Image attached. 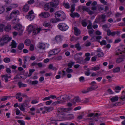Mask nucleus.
<instances>
[{
  "label": "nucleus",
  "instance_id": "obj_13",
  "mask_svg": "<svg viewBox=\"0 0 125 125\" xmlns=\"http://www.w3.org/2000/svg\"><path fill=\"white\" fill-rule=\"evenodd\" d=\"M125 57V55H121L120 57V58H118L116 60V62L117 63H119L124 61V59Z\"/></svg>",
  "mask_w": 125,
  "mask_h": 125
},
{
  "label": "nucleus",
  "instance_id": "obj_26",
  "mask_svg": "<svg viewBox=\"0 0 125 125\" xmlns=\"http://www.w3.org/2000/svg\"><path fill=\"white\" fill-rule=\"evenodd\" d=\"M16 43L15 42V41L12 40V41L11 44L10 46H11V48H15L16 47Z\"/></svg>",
  "mask_w": 125,
  "mask_h": 125
},
{
  "label": "nucleus",
  "instance_id": "obj_25",
  "mask_svg": "<svg viewBox=\"0 0 125 125\" xmlns=\"http://www.w3.org/2000/svg\"><path fill=\"white\" fill-rule=\"evenodd\" d=\"M48 68L50 69H52V70L55 71H56L57 70L56 68L53 66V65L52 64H50L49 65Z\"/></svg>",
  "mask_w": 125,
  "mask_h": 125
},
{
  "label": "nucleus",
  "instance_id": "obj_2",
  "mask_svg": "<svg viewBox=\"0 0 125 125\" xmlns=\"http://www.w3.org/2000/svg\"><path fill=\"white\" fill-rule=\"evenodd\" d=\"M55 17L56 18L57 21H62L64 20L66 18L65 15L63 12L62 11H58L55 13Z\"/></svg>",
  "mask_w": 125,
  "mask_h": 125
},
{
  "label": "nucleus",
  "instance_id": "obj_46",
  "mask_svg": "<svg viewBox=\"0 0 125 125\" xmlns=\"http://www.w3.org/2000/svg\"><path fill=\"white\" fill-rule=\"evenodd\" d=\"M90 70L89 68L87 69V71L85 72V74L87 76H89L90 74Z\"/></svg>",
  "mask_w": 125,
  "mask_h": 125
},
{
  "label": "nucleus",
  "instance_id": "obj_1",
  "mask_svg": "<svg viewBox=\"0 0 125 125\" xmlns=\"http://www.w3.org/2000/svg\"><path fill=\"white\" fill-rule=\"evenodd\" d=\"M59 3V0H52V2L46 4L44 6V9L46 10L51 7L56 8Z\"/></svg>",
  "mask_w": 125,
  "mask_h": 125
},
{
  "label": "nucleus",
  "instance_id": "obj_32",
  "mask_svg": "<svg viewBox=\"0 0 125 125\" xmlns=\"http://www.w3.org/2000/svg\"><path fill=\"white\" fill-rule=\"evenodd\" d=\"M12 97L11 96H4L3 97V98L1 99L2 101H4L6 100L8 98H10Z\"/></svg>",
  "mask_w": 125,
  "mask_h": 125
},
{
  "label": "nucleus",
  "instance_id": "obj_54",
  "mask_svg": "<svg viewBox=\"0 0 125 125\" xmlns=\"http://www.w3.org/2000/svg\"><path fill=\"white\" fill-rule=\"evenodd\" d=\"M63 5L66 8L69 9L70 8L69 4L68 3H64Z\"/></svg>",
  "mask_w": 125,
  "mask_h": 125
},
{
  "label": "nucleus",
  "instance_id": "obj_6",
  "mask_svg": "<svg viewBox=\"0 0 125 125\" xmlns=\"http://www.w3.org/2000/svg\"><path fill=\"white\" fill-rule=\"evenodd\" d=\"M60 50L58 49H54L49 51V56L50 57L52 55L56 54L60 52Z\"/></svg>",
  "mask_w": 125,
  "mask_h": 125
},
{
  "label": "nucleus",
  "instance_id": "obj_48",
  "mask_svg": "<svg viewBox=\"0 0 125 125\" xmlns=\"http://www.w3.org/2000/svg\"><path fill=\"white\" fill-rule=\"evenodd\" d=\"M3 61L6 63H8L10 61V58L6 57L4 59Z\"/></svg>",
  "mask_w": 125,
  "mask_h": 125
},
{
  "label": "nucleus",
  "instance_id": "obj_28",
  "mask_svg": "<svg viewBox=\"0 0 125 125\" xmlns=\"http://www.w3.org/2000/svg\"><path fill=\"white\" fill-rule=\"evenodd\" d=\"M31 41L30 40L27 39L25 40L24 41V44L25 45L29 46L30 45Z\"/></svg>",
  "mask_w": 125,
  "mask_h": 125
},
{
  "label": "nucleus",
  "instance_id": "obj_53",
  "mask_svg": "<svg viewBox=\"0 0 125 125\" xmlns=\"http://www.w3.org/2000/svg\"><path fill=\"white\" fill-rule=\"evenodd\" d=\"M1 77L2 78H3L4 77H5L8 78H10L11 77V75L10 74L8 75V74H6L3 75L1 76Z\"/></svg>",
  "mask_w": 125,
  "mask_h": 125
},
{
  "label": "nucleus",
  "instance_id": "obj_62",
  "mask_svg": "<svg viewBox=\"0 0 125 125\" xmlns=\"http://www.w3.org/2000/svg\"><path fill=\"white\" fill-rule=\"evenodd\" d=\"M30 50L31 51H33L34 50V46L32 44H31L30 46Z\"/></svg>",
  "mask_w": 125,
  "mask_h": 125
},
{
  "label": "nucleus",
  "instance_id": "obj_64",
  "mask_svg": "<svg viewBox=\"0 0 125 125\" xmlns=\"http://www.w3.org/2000/svg\"><path fill=\"white\" fill-rule=\"evenodd\" d=\"M6 72L8 73H10L11 72V71L9 68H7L6 69Z\"/></svg>",
  "mask_w": 125,
  "mask_h": 125
},
{
  "label": "nucleus",
  "instance_id": "obj_8",
  "mask_svg": "<svg viewBox=\"0 0 125 125\" xmlns=\"http://www.w3.org/2000/svg\"><path fill=\"white\" fill-rule=\"evenodd\" d=\"M94 85H92L91 86L87 88V91L85 90L83 91H82V93H86L89 91H92L93 90H95L98 87V86H94Z\"/></svg>",
  "mask_w": 125,
  "mask_h": 125
},
{
  "label": "nucleus",
  "instance_id": "obj_34",
  "mask_svg": "<svg viewBox=\"0 0 125 125\" xmlns=\"http://www.w3.org/2000/svg\"><path fill=\"white\" fill-rule=\"evenodd\" d=\"M5 25L3 24L0 25V32H2L4 30V29L5 28Z\"/></svg>",
  "mask_w": 125,
  "mask_h": 125
},
{
  "label": "nucleus",
  "instance_id": "obj_35",
  "mask_svg": "<svg viewBox=\"0 0 125 125\" xmlns=\"http://www.w3.org/2000/svg\"><path fill=\"white\" fill-rule=\"evenodd\" d=\"M29 101L27 100H25L24 103L22 104L24 107H28L29 104Z\"/></svg>",
  "mask_w": 125,
  "mask_h": 125
},
{
  "label": "nucleus",
  "instance_id": "obj_29",
  "mask_svg": "<svg viewBox=\"0 0 125 125\" xmlns=\"http://www.w3.org/2000/svg\"><path fill=\"white\" fill-rule=\"evenodd\" d=\"M81 23L83 26L84 27H86L87 25L86 22V19H84L82 20L81 21Z\"/></svg>",
  "mask_w": 125,
  "mask_h": 125
},
{
  "label": "nucleus",
  "instance_id": "obj_50",
  "mask_svg": "<svg viewBox=\"0 0 125 125\" xmlns=\"http://www.w3.org/2000/svg\"><path fill=\"white\" fill-rule=\"evenodd\" d=\"M66 72L68 73H71L73 72V70L72 69L68 68H67Z\"/></svg>",
  "mask_w": 125,
  "mask_h": 125
},
{
  "label": "nucleus",
  "instance_id": "obj_47",
  "mask_svg": "<svg viewBox=\"0 0 125 125\" xmlns=\"http://www.w3.org/2000/svg\"><path fill=\"white\" fill-rule=\"evenodd\" d=\"M17 122L20 124V125H25V124L24 121L23 120H19Z\"/></svg>",
  "mask_w": 125,
  "mask_h": 125
},
{
  "label": "nucleus",
  "instance_id": "obj_52",
  "mask_svg": "<svg viewBox=\"0 0 125 125\" xmlns=\"http://www.w3.org/2000/svg\"><path fill=\"white\" fill-rule=\"evenodd\" d=\"M100 68V66H95L92 67V70H94V71H96L99 70Z\"/></svg>",
  "mask_w": 125,
  "mask_h": 125
},
{
  "label": "nucleus",
  "instance_id": "obj_9",
  "mask_svg": "<svg viewBox=\"0 0 125 125\" xmlns=\"http://www.w3.org/2000/svg\"><path fill=\"white\" fill-rule=\"evenodd\" d=\"M72 109V108H60L58 109V112L60 113H64V112L69 111Z\"/></svg>",
  "mask_w": 125,
  "mask_h": 125
},
{
  "label": "nucleus",
  "instance_id": "obj_39",
  "mask_svg": "<svg viewBox=\"0 0 125 125\" xmlns=\"http://www.w3.org/2000/svg\"><path fill=\"white\" fill-rule=\"evenodd\" d=\"M27 17V18L30 21L32 20L34 17V16L33 15H28Z\"/></svg>",
  "mask_w": 125,
  "mask_h": 125
},
{
  "label": "nucleus",
  "instance_id": "obj_19",
  "mask_svg": "<svg viewBox=\"0 0 125 125\" xmlns=\"http://www.w3.org/2000/svg\"><path fill=\"white\" fill-rule=\"evenodd\" d=\"M2 38V41H8L9 39L10 38L11 39V38L10 37H9V36L8 35H6L4 36H3L2 38Z\"/></svg>",
  "mask_w": 125,
  "mask_h": 125
},
{
  "label": "nucleus",
  "instance_id": "obj_58",
  "mask_svg": "<svg viewBox=\"0 0 125 125\" xmlns=\"http://www.w3.org/2000/svg\"><path fill=\"white\" fill-rule=\"evenodd\" d=\"M16 99H18L19 102H21L22 99V98L21 97L19 96H16Z\"/></svg>",
  "mask_w": 125,
  "mask_h": 125
},
{
  "label": "nucleus",
  "instance_id": "obj_45",
  "mask_svg": "<svg viewBox=\"0 0 125 125\" xmlns=\"http://www.w3.org/2000/svg\"><path fill=\"white\" fill-rule=\"evenodd\" d=\"M75 4H73L72 5H71V13H73V11L75 10Z\"/></svg>",
  "mask_w": 125,
  "mask_h": 125
},
{
  "label": "nucleus",
  "instance_id": "obj_22",
  "mask_svg": "<svg viewBox=\"0 0 125 125\" xmlns=\"http://www.w3.org/2000/svg\"><path fill=\"white\" fill-rule=\"evenodd\" d=\"M122 95L121 96L120 98L123 101H125V91H123L122 93Z\"/></svg>",
  "mask_w": 125,
  "mask_h": 125
},
{
  "label": "nucleus",
  "instance_id": "obj_7",
  "mask_svg": "<svg viewBox=\"0 0 125 125\" xmlns=\"http://www.w3.org/2000/svg\"><path fill=\"white\" fill-rule=\"evenodd\" d=\"M20 14V13L18 10H14L10 14V19H11L14 17H17V15Z\"/></svg>",
  "mask_w": 125,
  "mask_h": 125
},
{
  "label": "nucleus",
  "instance_id": "obj_38",
  "mask_svg": "<svg viewBox=\"0 0 125 125\" xmlns=\"http://www.w3.org/2000/svg\"><path fill=\"white\" fill-rule=\"evenodd\" d=\"M98 42H99L100 44L101 45H105L106 44V42L105 40H103L101 42H100L99 41H97Z\"/></svg>",
  "mask_w": 125,
  "mask_h": 125
},
{
  "label": "nucleus",
  "instance_id": "obj_16",
  "mask_svg": "<svg viewBox=\"0 0 125 125\" xmlns=\"http://www.w3.org/2000/svg\"><path fill=\"white\" fill-rule=\"evenodd\" d=\"M22 27V26L21 24H17L13 27V28L17 31H19L21 29Z\"/></svg>",
  "mask_w": 125,
  "mask_h": 125
},
{
  "label": "nucleus",
  "instance_id": "obj_15",
  "mask_svg": "<svg viewBox=\"0 0 125 125\" xmlns=\"http://www.w3.org/2000/svg\"><path fill=\"white\" fill-rule=\"evenodd\" d=\"M83 58L82 57H79L77 60V62L81 64H84L85 63V62L83 60Z\"/></svg>",
  "mask_w": 125,
  "mask_h": 125
},
{
  "label": "nucleus",
  "instance_id": "obj_30",
  "mask_svg": "<svg viewBox=\"0 0 125 125\" xmlns=\"http://www.w3.org/2000/svg\"><path fill=\"white\" fill-rule=\"evenodd\" d=\"M24 45L23 43H20L18 47V49L19 50H22L24 48Z\"/></svg>",
  "mask_w": 125,
  "mask_h": 125
},
{
  "label": "nucleus",
  "instance_id": "obj_43",
  "mask_svg": "<svg viewBox=\"0 0 125 125\" xmlns=\"http://www.w3.org/2000/svg\"><path fill=\"white\" fill-rule=\"evenodd\" d=\"M43 25L45 27H50L51 26V25L50 23L45 22L44 23Z\"/></svg>",
  "mask_w": 125,
  "mask_h": 125
},
{
  "label": "nucleus",
  "instance_id": "obj_18",
  "mask_svg": "<svg viewBox=\"0 0 125 125\" xmlns=\"http://www.w3.org/2000/svg\"><path fill=\"white\" fill-rule=\"evenodd\" d=\"M106 31L107 32V34L108 36L111 35L113 37L115 35V33L114 32V31L111 32L110 29L107 30Z\"/></svg>",
  "mask_w": 125,
  "mask_h": 125
},
{
  "label": "nucleus",
  "instance_id": "obj_17",
  "mask_svg": "<svg viewBox=\"0 0 125 125\" xmlns=\"http://www.w3.org/2000/svg\"><path fill=\"white\" fill-rule=\"evenodd\" d=\"M11 29V26L10 24H8L6 26H5L4 30L6 32H7L10 31Z\"/></svg>",
  "mask_w": 125,
  "mask_h": 125
},
{
  "label": "nucleus",
  "instance_id": "obj_5",
  "mask_svg": "<svg viewBox=\"0 0 125 125\" xmlns=\"http://www.w3.org/2000/svg\"><path fill=\"white\" fill-rule=\"evenodd\" d=\"M58 27L62 31H65L67 30L69 28L68 26L65 23H62L58 25Z\"/></svg>",
  "mask_w": 125,
  "mask_h": 125
},
{
  "label": "nucleus",
  "instance_id": "obj_57",
  "mask_svg": "<svg viewBox=\"0 0 125 125\" xmlns=\"http://www.w3.org/2000/svg\"><path fill=\"white\" fill-rule=\"evenodd\" d=\"M79 56H78V55L77 54H75L74 55V59L76 61L77 60V59L79 58Z\"/></svg>",
  "mask_w": 125,
  "mask_h": 125
},
{
  "label": "nucleus",
  "instance_id": "obj_12",
  "mask_svg": "<svg viewBox=\"0 0 125 125\" xmlns=\"http://www.w3.org/2000/svg\"><path fill=\"white\" fill-rule=\"evenodd\" d=\"M46 47V44L44 43L39 42L37 47L40 49L44 50Z\"/></svg>",
  "mask_w": 125,
  "mask_h": 125
},
{
  "label": "nucleus",
  "instance_id": "obj_27",
  "mask_svg": "<svg viewBox=\"0 0 125 125\" xmlns=\"http://www.w3.org/2000/svg\"><path fill=\"white\" fill-rule=\"evenodd\" d=\"M75 47L76 48L77 50L79 51L80 50L82 49V47L80 46V44L78 43L76 44L75 45Z\"/></svg>",
  "mask_w": 125,
  "mask_h": 125
},
{
  "label": "nucleus",
  "instance_id": "obj_63",
  "mask_svg": "<svg viewBox=\"0 0 125 125\" xmlns=\"http://www.w3.org/2000/svg\"><path fill=\"white\" fill-rule=\"evenodd\" d=\"M38 82L37 81L35 80L31 82V83L32 85H35L38 84Z\"/></svg>",
  "mask_w": 125,
  "mask_h": 125
},
{
  "label": "nucleus",
  "instance_id": "obj_56",
  "mask_svg": "<svg viewBox=\"0 0 125 125\" xmlns=\"http://www.w3.org/2000/svg\"><path fill=\"white\" fill-rule=\"evenodd\" d=\"M68 115H70V116H69L68 118V119L69 120L72 119H73L74 118V116L72 114H69Z\"/></svg>",
  "mask_w": 125,
  "mask_h": 125
},
{
  "label": "nucleus",
  "instance_id": "obj_14",
  "mask_svg": "<svg viewBox=\"0 0 125 125\" xmlns=\"http://www.w3.org/2000/svg\"><path fill=\"white\" fill-rule=\"evenodd\" d=\"M74 30V34L76 36H78L80 34L81 31L80 30L78 29L76 27H74L73 28Z\"/></svg>",
  "mask_w": 125,
  "mask_h": 125
},
{
  "label": "nucleus",
  "instance_id": "obj_60",
  "mask_svg": "<svg viewBox=\"0 0 125 125\" xmlns=\"http://www.w3.org/2000/svg\"><path fill=\"white\" fill-rule=\"evenodd\" d=\"M94 31L93 30H89L88 31L89 34L91 37H92V34L93 33Z\"/></svg>",
  "mask_w": 125,
  "mask_h": 125
},
{
  "label": "nucleus",
  "instance_id": "obj_4",
  "mask_svg": "<svg viewBox=\"0 0 125 125\" xmlns=\"http://www.w3.org/2000/svg\"><path fill=\"white\" fill-rule=\"evenodd\" d=\"M106 16L105 15L103 14L99 16L97 19H96L95 21L97 23L104 22L106 21Z\"/></svg>",
  "mask_w": 125,
  "mask_h": 125
},
{
  "label": "nucleus",
  "instance_id": "obj_20",
  "mask_svg": "<svg viewBox=\"0 0 125 125\" xmlns=\"http://www.w3.org/2000/svg\"><path fill=\"white\" fill-rule=\"evenodd\" d=\"M29 6L28 4H25L23 8V11L25 12L28 11L29 10Z\"/></svg>",
  "mask_w": 125,
  "mask_h": 125
},
{
  "label": "nucleus",
  "instance_id": "obj_41",
  "mask_svg": "<svg viewBox=\"0 0 125 125\" xmlns=\"http://www.w3.org/2000/svg\"><path fill=\"white\" fill-rule=\"evenodd\" d=\"M11 40V39L10 38L9 39L8 41H6L5 42H1L0 44V46H3L5 44L7 43L10 40Z\"/></svg>",
  "mask_w": 125,
  "mask_h": 125
},
{
  "label": "nucleus",
  "instance_id": "obj_55",
  "mask_svg": "<svg viewBox=\"0 0 125 125\" xmlns=\"http://www.w3.org/2000/svg\"><path fill=\"white\" fill-rule=\"evenodd\" d=\"M97 55L99 57H102L104 56V54L102 52H100L98 53Z\"/></svg>",
  "mask_w": 125,
  "mask_h": 125
},
{
  "label": "nucleus",
  "instance_id": "obj_10",
  "mask_svg": "<svg viewBox=\"0 0 125 125\" xmlns=\"http://www.w3.org/2000/svg\"><path fill=\"white\" fill-rule=\"evenodd\" d=\"M65 115V114L64 113H60L57 114V116L59 118V120L62 121L64 119Z\"/></svg>",
  "mask_w": 125,
  "mask_h": 125
},
{
  "label": "nucleus",
  "instance_id": "obj_59",
  "mask_svg": "<svg viewBox=\"0 0 125 125\" xmlns=\"http://www.w3.org/2000/svg\"><path fill=\"white\" fill-rule=\"evenodd\" d=\"M107 91L109 93V94H114V93L110 89H109L107 90Z\"/></svg>",
  "mask_w": 125,
  "mask_h": 125
},
{
  "label": "nucleus",
  "instance_id": "obj_44",
  "mask_svg": "<svg viewBox=\"0 0 125 125\" xmlns=\"http://www.w3.org/2000/svg\"><path fill=\"white\" fill-rule=\"evenodd\" d=\"M5 10V9L3 6L0 7V14L3 13Z\"/></svg>",
  "mask_w": 125,
  "mask_h": 125
},
{
  "label": "nucleus",
  "instance_id": "obj_24",
  "mask_svg": "<svg viewBox=\"0 0 125 125\" xmlns=\"http://www.w3.org/2000/svg\"><path fill=\"white\" fill-rule=\"evenodd\" d=\"M18 85L20 88L25 87L27 86L26 84L22 83L21 82H18Z\"/></svg>",
  "mask_w": 125,
  "mask_h": 125
},
{
  "label": "nucleus",
  "instance_id": "obj_42",
  "mask_svg": "<svg viewBox=\"0 0 125 125\" xmlns=\"http://www.w3.org/2000/svg\"><path fill=\"white\" fill-rule=\"evenodd\" d=\"M120 67H118L113 70V72L114 73H117L120 72Z\"/></svg>",
  "mask_w": 125,
  "mask_h": 125
},
{
  "label": "nucleus",
  "instance_id": "obj_37",
  "mask_svg": "<svg viewBox=\"0 0 125 125\" xmlns=\"http://www.w3.org/2000/svg\"><path fill=\"white\" fill-rule=\"evenodd\" d=\"M35 70L34 69H31L29 70V73L28 74V76L29 77H30L32 74L33 72L35 71Z\"/></svg>",
  "mask_w": 125,
  "mask_h": 125
},
{
  "label": "nucleus",
  "instance_id": "obj_23",
  "mask_svg": "<svg viewBox=\"0 0 125 125\" xmlns=\"http://www.w3.org/2000/svg\"><path fill=\"white\" fill-rule=\"evenodd\" d=\"M70 14V16L72 18H74L75 17H79L80 16L77 13H71Z\"/></svg>",
  "mask_w": 125,
  "mask_h": 125
},
{
  "label": "nucleus",
  "instance_id": "obj_21",
  "mask_svg": "<svg viewBox=\"0 0 125 125\" xmlns=\"http://www.w3.org/2000/svg\"><path fill=\"white\" fill-rule=\"evenodd\" d=\"M62 40L61 36L60 35L56 36L55 38V40L57 43L61 42Z\"/></svg>",
  "mask_w": 125,
  "mask_h": 125
},
{
  "label": "nucleus",
  "instance_id": "obj_36",
  "mask_svg": "<svg viewBox=\"0 0 125 125\" xmlns=\"http://www.w3.org/2000/svg\"><path fill=\"white\" fill-rule=\"evenodd\" d=\"M30 58V57L28 56H25L24 57L23 61L24 64H26V62L27 61V60Z\"/></svg>",
  "mask_w": 125,
  "mask_h": 125
},
{
  "label": "nucleus",
  "instance_id": "obj_11",
  "mask_svg": "<svg viewBox=\"0 0 125 125\" xmlns=\"http://www.w3.org/2000/svg\"><path fill=\"white\" fill-rule=\"evenodd\" d=\"M39 16L42 18H46L49 17L50 16V14L49 12H45L40 14Z\"/></svg>",
  "mask_w": 125,
  "mask_h": 125
},
{
  "label": "nucleus",
  "instance_id": "obj_61",
  "mask_svg": "<svg viewBox=\"0 0 125 125\" xmlns=\"http://www.w3.org/2000/svg\"><path fill=\"white\" fill-rule=\"evenodd\" d=\"M108 27L107 24H105L102 26V28L104 30L106 31V28H108Z\"/></svg>",
  "mask_w": 125,
  "mask_h": 125
},
{
  "label": "nucleus",
  "instance_id": "obj_40",
  "mask_svg": "<svg viewBox=\"0 0 125 125\" xmlns=\"http://www.w3.org/2000/svg\"><path fill=\"white\" fill-rule=\"evenodd\" d=\"M75 63V62H71L68 63V66L69 68H71L72 67L73 65Z\"/></svg>",
  "mask_w": 125,
  "mask_h": 125
},
{
  "label": "nucleus",
  "instance_id": "obj_31",
  "mask_svg": "<svg viewBox=\"0 0 125 125\" xmlns=\"http://www.w3.org/2000/svg\"><path fill=\"white\" fill-rule=\"evenodd\" d=\"M44 108L45 109V111H47L48 112L51 111L53 109V108L52 107H45Z\"/></svg>",
  "mask_w": 125,
  "mask_h": 125
},
{
  "label": "nucleus",
  "instance_id": "obj_33",
  "mask_svg": "<svg viewBox=\"0 0 125 125\" xmlns=\"http://www.w3.org/2000/svg\"><path fill=\"white\" fill-rule=\"evenodd\" d=\"M118 99V97L117 96H115V97L111 98L110 100L112 102H113L117 101Z\"/></svg>",
  "mask_w": 125,
  "mask_h": 125
},
{
  "label": "nucleus",
  "instance_id": "obj_49",
  "mask_svg": "<svg viewBox=\"0 0 125 125\" xmlns=\"http://www.w3.org/2000/svg\"><path fill=\"white\" fill-rule=\"evenodd\" d=\"M50 21L51 23H54L57 22L58 21H57L56 18V19L54 18L51 19L50 20Z\"/></svg>",
  "mask_w": 125,
  "mask_h": 125
},
{
  "label": "nucleus",
  "instance_id": "obj_51",
  "mask_svg": "<svg viewBox=\"0 0 125 125\" xmlns=\"http://www.w3.org/2000/svg\"><path fill=\"white\" fill-rule=\"evenodd\" d=\"M24 107V106L22 104L20 106H18V107L20 108V109L22 111L25 110V109Z\"/></svg>",
  "mask_w": 125,
  "mask_h": 125
},
{
  "label": "nucleus",
  "instance_id": "obj_3",
  "mask_svg": "<svg viewBox=\"0 0 125 125\" xmlns=\"http://www.w3.org/2000/svg\"><path fill=\"white\" fill-rule=\"evenodd\" d=\"M41 30V28H38L37 25L33 26L30 25L28 27V31L30 33L33 31L34 35L39 33Z\"/></svg>",
  "mask_w": 125,
  "mask_h": 125
}]
</instances>
